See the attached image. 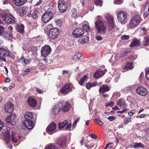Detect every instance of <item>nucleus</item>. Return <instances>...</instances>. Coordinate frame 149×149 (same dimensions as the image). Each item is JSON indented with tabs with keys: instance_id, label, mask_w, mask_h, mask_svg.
Segmentation results:
<instances>
[{
	"instance_id": "nucleus-16",
	"label": "nucleus",
	"mask_w": 149,
	"mask_h": 149,
	"mask_svg": "<svg viewBox=\"0 0 149 149\" xmlns=\"http://www.w3.org/2000/svg\"><path fill=\"white\" fill-rule=\"evenodd\" d=\"M5 111L7 113H10L14 109V105L10 102H8L5 104Z\"/></svg>"
},
{
	"instance_id": "nucleus-45",
	"label": "nucleus",
	"mask_w": 149,
	"mask_h": 149,
	"mask_svg": "<svg viewBox=\"0 0 149 149\" xmlns=\"http://www.w3.org/2000/svg\"><path fill=\"white\" fill-rule=\"evenodd\" d=\"M131 121V118L130 117H127L124 120V124L125 125L127 124L128 123Z\"/></svg>"
},
{
	"instance_id": "nucleus-10",
	"label": "nucleus",
	"mask_w": 149,
	"mask_h": 149,
	"mask_svg": "<svg viewBox=\"0 0 149 149\" xmlns=\"http://www.w3.org/2000/svg\"><path fill=\"white\" fill-rule=\"evenodd\" d=\"M58 29L56 28L51 29L49 32L48 36L49 38L54 39L59 34Z\"/></svg>"
},
{
	"instance_id": "nucleus-50",
	"label": "nucleus",
	"mask_w": 149,
	"mask_h": 149,
	"mask_svg": "<svg viewBox=\"0 0 149 149\" xmlns=\"http://www.w3.org/2000/svg\"><path fill=\"white\" fill-rule=\"evenodd\" d=\"M95 120L97 124H99L100 125L102 126L103 124V122L100 120L97 119H95Z\"/></svg>"
},
{
	"instance_id": "nucleus-29",
	"label": "nucleus",
	"mask_w": 149,
	"mask_h": 149,
	"mask_svg": "<svg viewBox=\"0 0 149 149\" xmlns=\"http://www.w3.org/2000/svg\"><path fill=\"white\" fill-rule=\"evenodd\" d=\"M97 82H95L93 83L88 82L86 85V88L88 89H90L91 88L96 86L97 85Z\"/></svg>"
},
{
	"instance_id": "nucleus-41",
	"label": "nucleus",
	"mask_w": 149,
	"mask_h": 149,
	"mask_svg": "<svg viewBox=\"0 0 149 149\" xmlns=\"http://www.w3.org/2000/svg\"><path fill=\"white\" fill-rule=\"evenodd\" d=\"M95 4L97 6H101L102 5V0H96L94 1Z\"/></svg>"
},
{
	"instance_id": "nucleus-33",
	"label": "nucleus",
	"mask_w": 149,
	"mask_h": 149,
	"mask_svg": "<svg viewBox=\"0 0 149 149\" xmlns=\"http://www.w3.org/2000/svg\"><path fill=\"white\" fill-rule=\"evenodd\" d=\"M83 29H82L83 31H86V33L90 31V27L87 24H84L82 26Z\"/></svg>"
},
{
	"instance_id": "nucleus-15",
	"label": "nucleus",
	"mask_w": 149,
	"mask_h": 149,
	"mask_svg": "<svg viewBox=\"0 0 149 149\" xmlns=\"http://www.w3.org/2000/svg\"><path fill=\"white\" fill-rule=\"evenodd\" d=\"M56 126V125L55 123H51L48 126L46 129L47 133L49 134H52L53 132H55Z\"/></svg>"
},
{
	"instance_id": "nucleus-19",
	"label": "nucleus",
	"mask_w": 149,
	"mask_h": 149,
	"mask_svg": "<svg viewBox=\"0 0 149 149\" xmlns=\"http://www.w3.org/2000/svg\"><path fill=\"white\" fill-rule=\"evenodd\" d=\"M24 124L28 129H32L34 127L33 120H24Z\"/></svg>"
},
{
	"instance_id": "nucleus-30",
	"label": "nucleus",
	"mask_w": 149,
	"mask_h": 149,
	"mask_svg": "<svg viewBox=\"0 0 149 149\" xmlns=\"http://www.w3.org/2000/svg\"><path fill=\"white\" fill-rule=\"evenodd\" d=\"M11 132H12L11 135V140L13 142L16 143L17 141V138L15 133L13 131Z\"/></svg>"
},
{
	"instance_id": "nucleus-28",
	"label": "nucleus",
	"mask_w": 149,
	"mask_h": 149,
	"mask_svg": "<svg viewBox=\"0 0 149 149\" xmlns=\"http://www.w3.org/2000/svg\"><path fill=\"white\" fill-rule=\"evenodd\" d=\"M89 38L88 36H84L82 37L79 40V42L83 44L86 43L88 41Z\"/></svg>"
},
{
	"instance_id": "nucleus-26",
	"label": "nucleus",
	"mask_w": 149,
	"mask_h": 149,
	"mask_svg": "<svg viewBox=\"0 0 149 149\" xmlns=\"http://www.w3.org/2000/svg\"><path fill=\"white\" fill-rule=\"evenodd\" d=\"M16 29L17 32L20 33H23L24 32V25L23 24L17 25Z\"/></svg>"
},
{
	"instance_id": "nucleus-12",
	"label": "nucleus",
	"mask_w": 149,
	"mask_h": 149,
	"mask_svg": "<svg viewBox=\"0 0 149 149\" xmlns=\"http://www.w3.org/2000/svg\"><path fill=\"white\" fill-rule=\"evenodd\" d=\"M16 115L15 114H10L6 116L5 121L6 123H10L12 125H14L15 123Z\"/></svg>"
},
{
	"instance_id": "nucleus-54",
	"label": "nucleus",
	"mask_w": 149,
	"mask_h": 149,
	"mask_svg": "<svg viewBox=\"0 0 149 149\" xmlns=\"http://www.w3.org/2000/svg\"><path fill=\"white\" fill-rule=\"evenodd\" d=\"M79 118H78L77 119V120H75V121L74 122L73 124V127H74V128L76 126L77 123L79 122Z\"/></svg>"
},
{
	"instance_id": "nucleus-34",
	"label": "nucleus",
	"mask_w": 149,
	"mask_h": 149,
	"mask_svg": "<svg viewBox=\"0 0 149 149\" xmlns=\"http://www.w3.org/2000/svg\"><path fill=\"white\" fill-rule=\"evenodd\" d=\"M46 149H58V147L53 143H50L47 145Z\"/></svg>"
},
{
	"instance_id": "nucleus-48",
	"label": "nucleus",
	"mask_w": 149,
	"mask_h": 149,
	"mask_svg": "<svg viewBox=\"0 0 149 149\" xmlns=\"http://www.w3.org/2000/svg\"><path fill=\"white\" fill-rule=\"evenodd\" d=\"M146 79L149 80V68H148L146 70Z\"/></svg>"
},
{
	"instance_id": "nucleus-5",
	"label": "nucleus",
	"mask_w": 149,
	"mask_h": 149,
	"mask_svg": "<svg viewBox=\"0 0 149 149\" xmlns=\"http://www.w3.org/2000/svg\"><path fill=\"white\" fill-rule=\"evenodd\" d=\"M73 88V85L72 84L67 83L62 86L59 91L61 93L65 95L71 91Z\"/></svg>"
},
{
	"instance_id": "nucleus-23",
	"label": "nucleus",
	"mask_w": 149,
	"mask_h": 149,
	"mask_svg": "<svg viewBox=\"0 0 149 149\" xmlns=\"http://www.w3.org/2000/svg\"><path fill=\"white\" fill-rule=\"evenodd\" d=\"M27 0H13V3L17 6H20L24 4Z\"/></svg>"
},
{
	"instance_id": "nucleus-27",
	"label": "nucleus",
	"mask_w": 149,
	"mask_h": 149,
	"mask_svg": "<svg viewBox=\"0 0 149 149\" xmlns=\"http://www.w3.org/2000/svg\"><path fill=\"white\" fill-rule=\"evenodd\" d=\"M81 57V54L79 52H77L73 56L72 60L75 61H77L79 60Z\"/></svg>"
},
{
	"instance_id": "nucleus-35",
	"label": "nucleus",
	"mask_w": 149,
	"mask_h": 149,
	"mask_svg": "<svg viewBox=\"0 0 149 149\" xmlns=\"http://www.w3.org/2000/svg\"><path fill=\"white\" fill-rule=\"evenodd\" d=\"M133 68V66L132 65V63L130 62L127 63L126 65L123 68L124 69H127V70L132 69Z\"/></svg>"
},
{
	"instance_id": "nucleus-20",
	"label": "nucleus",
	"mask_w": 149,
	"mask_h": 149,
	"mask_svg": "<svg viewBox=\"0 0 149 149\" xmlns=\"http://www.w3.org/2000/svg\"><path fill=\"white\" fill-rule=\"evenodd\" d=\"M24 120H33V115L31 112H26L24 115Z\"/></svg>"
},
{
	"instance_id": "nucleus-56",
	"label": "nucleus",
	"mask_w": 149,
	"mask_h": 149,
	"mask_svg": "<svg viewBox=\"0 0 149 149\" xmlns=\"http://www.w3.org/2000/svg\"><path fill=\"white\" fill-rule=\"evenodd\" d=\"M55 22L58 26H60L61 24V21L60 19L56 20Z\"/></svg>"
},
{
	"instance_id": "nucleus-57",
	"label": "nucleus",
	"mask_w": 149,
	"mask_h": 149,
	"mask_svg": "<svg viewBox=\"0 0 149 149\" xmlns=\"http://www.w3.org/2000/svg\"><path fill=\"white\" fill-rule=\"evenodd\" d=\"M24 58L23 57H21L17 60V62L19 63H21L22 64H23Z\"/></svg>"
},
{
	"instance_id": "nucleus-11",
	"label": "nucleus",
	"mask_w": 149,
	"mask_h": 149,
	"mask_svg": "<svg viewBox=\"0 0 149 149\" xmlns=\"http://www.w3.org/2000/svg\"><path fill=\"white\" fill-rule=\"evenodd\" d=\"M52 49L49 45H46L43 47L41 50V54L44 57L49 55L51 52Z\"/></svg>"
},
{
	"instance_id": "nucleus-59",
	"label": "nucleus",
	"mask_w": 149,
	"mask_h": 149,
	"mask_svg": "<svg viewBox=\"0 0 149 149\" xmlns=\"http://www.w3.org/2000/svg\"><path fill=\"white\" fill-rule=\"evenodd\" d=\"M22 13H20V15L21 16H23L25 14L26 12V11L25 10V9L23 8L22 10Z\"/></svg>"
},
{
	"instance_id": "nucleus-39",
	"label": "nucleus",
	"mask_w": 149,
	"mask_h": 149,
	"mask_svg": "<svg viewBox=\"0 0 149 149\" xmlns=\"http://www.w3.org/2000/svg\"><path fill=\"white\" fill-rule=\"evenodd\" d=\"M143 44L144 46L149 45V37H144L143 42Z\"/></svg>"
},
{
	"instance_id": "nucleus-37",
	"label": "nucleus",
	"mask_w": 149,
	"mask_h": 149,
	"mask_svg": "<svg viewBox=\"0 0 149 149\" xmlns=\"http://www.w3.org/2000/svg\"><path fill=\"white\" fill-rule=\"evenodd\" d=\"M64 101H59L57 103V105L56 106L60 110L63 108V105L64 104Z\"/></svg>"
},
{
	"instance_id": "nucleus-17",
	"label": "nucleus",
	"mask_w": 149,
	"mask_h": 149,
	"mask_svg": "<svg viewBox=\"0 0 149 149\" xmlns=\"http://www.w3.org/2000/svg\"><path fill=\"white\" fill-rule=\"evenodd\" d=\"M84 33V31L81 29H77L75 30L73 33V36L75 38L79 37Z\"/></svg>"
},
{
	"instance_id": "nucleus-7",
	"label": "nucleus",
	"mask_w": 149,
	"mask_h": 149,
	"mask_svg": "<svg viewBox=\"0 0 149 149\" xmlns=\"http://www.w3.org/2000/svg\"><path fill=\"white\" fill-rule=\"evenodd\" d=\"M9 56V52L8 49L5 47L0 48V60L6 61L5 57Z\"/></svg>"
},
{
	"instance_id": "nucleus-40",
	"label": "nucleus",
	"mask_w": 149,
	"mask_h": 149,
	"mask_svg": "<svg viewBox=\"0 0 149 149\" xmlns=\"http://www.w3.org/2000/svg\"><path fill=\"white\" fill-rule=\"evenodd\" d=\"M5 139L7 143H8L10 141V133L8 132H7L6 136H5Z\"/></svg>"
},
{
	"instance_id": "nucleus-52",
	"label": "nucleus",
	"mask_w": 149,
	"mask_h": 149,
	"mask_svg": "<svg viewBox=\"0 0 149 149\" xmlns=\"http://www.w3.org/2000/svg\"><path fill=\"white\" fill-rule=\"evenodd\" d=\"M129 38V36L128 35H123L121 36V38L123 40H127Z\"/></svg>"
},
{
	"instance_id": "nucleus-4",
	"label": "nucleus",
	"mask_w": 149,
	"mask_h": 149,
	"mask_svg": "<svg viewBox=\"0 0 149 149\" xmlns=\"http://www.w3.org/2000/svg\"><path fill=\"white\" fill-rule=\"evenodd\" d=\"M117 17L118 21L122 24H125L126 23L127 15L125 11H121L119 12L117 14Z\"/></svg>"
},
{
	"instance_id": "nucleus-3",
	"label": "nucleus",
	"mask_w": 149,
	"mask_h": 149,
	"mask_svg": "<svg viewBox=\"0 0 149 149\" xmlns=\"http://www.w3.org/2000/svg\"><path fill=\"white\" fill-rule=\"evenodd\" d=\"M2 20L8 24H13L15 22V18L12 15L9 13H5L1 17Z\"/></svg>"
},
{
	"instance_id": "nucleus-62",
	"label": "nucleus",
	"mask_w": 149,
	"mask_h": 149,
	"mask_svg": "<svg viewBox=\"0 0 149 149\" xmlns=\"http://www.w3.org/2000/svg\"><path fill=\"white\" fill-rule=\"evenodd\" d=\"M95 38L98 40H101L102 39V37L100 36H97L95 37Z\"/></svg>"
},
{
	"instance_id": "nucleus-46",
	"label": "nucleus",
	"mask_w": 149,
	"mask_h": 149,
	"mask_svg": "<svg viewBox=\"0 0 149 149\" xmlns=\"http://www.w3.org/2000/svg\"><path fill=\"white\" fill-rule=\"evenodd\" d=\"M4 28L1 26H0V36L3 35L4 32Z\"/></svg>"
},
{
	"instance_id": "nucleus-47",
	"label": "nucleus",
	"mask_w": 149,
	"mask_h": 149,
	"mask_svg": "<svg viewBox=\"0 0 149 149\" xmlns=\"http://www.w3.org/2000/svg\"><path fill=\"white\" fill-rule=\"evenodd\" d=\"M136 111L135 110H132L131 111H130L128 112V114L130 116H132L134 114H135L136 112Z\"/></svg>"
},
{
	"instance_id": "nucleus-38",
	"label": "nucleus",
	"mask_w": 149,
	"mask_h": 149,
	"mask_svg": "<svg viewBox=\"0 0 149 149\" xmlns=\"http://www.w3.org/2000/svg\"><path fill=\"white\" fill-rule=\"evenodd\" d=\"M3 35L4 38L8 39V40L11 39L12 38V36L11 33H3Z\"/></svg>"
},
{
	"instance_id": "nucleus-22",
	"label": "nucleus",
	"mask_w": 149,
	"mask_h": 149,
	"mask_svg": "<svg viewBox=\"0 0 149 149\" xmlns=\"http://www.w3.org/2000/svg\"><path fill=\"white\" fill-rule=\"evenodd\" d=\"M110 90L109 86L106 85H103L100 87L99 92L103 93L105 92H107Z\"/></svg>"
},
{
	"instance_id": "nucleus-63",
	"label": "nucleus",
	"mask_w": 149,
	"mask_h": 149,
	"mask_svg": "<svg viewBox=\"0 0 149 149\" xmlns=\"http://www.w3.org/2000/svg\"><path fill=\"white\" fill-rule=\"evenodd\" d=\"M29 59L24 58L23 64H28V63L29 62Z\"/></svg>"
},
{
	"instance_id": "nucleus-44",
	"label": "nucleus",
	"mask_w": 149,
	"mask_h": 149,
	"mask_svg": "<svg viewBox=\"0 0 149 149\" xmlns=\"http://www.w3.org/2000/svg\"><path fill=\"white\" fill-rule=\"evenodd\" d=\"M143 145L142 143H139L133 146V147L135 149H136L140 148L143 147Z\"/></svg>"
},
{
	"instance_id": "nucleus-14",
	"label": "nucleus",
	"mask_w": 149,
	"mask_h": 149,
	"mask_svg": "<svg viewBox=\"0 0 149 149\" xmlns=\"http://www.w3.org/2000/svg\"><path fill=\"white\" fill-rule=\"evenodd\" d=\"M136 92L139 95L146 96L148 93V91L146 88L141 86L138 87L136 90Z\"/></svg>"
},
{
	"instance_id": "nucleus-2",
	"label": "nucleus",
	"mask_w": 149,
	"mask_h": 149,
	"mask_svg": "<svg viewBox=\"0 0 149 149\" xmlns=\"http://www.w3.org/2000/svg\"><path fill=\"white\" fill-rule=\"evenodd\" d=\"M141 21V19L139 15H135L130 20V23L127 24V28L131 29L134 28L139 24Z\"/></svg>"
},
{
	"instance_id": "nucleus-58",
	"label": "nucleus",
	"mask_w": 149,
	"mask_h": 149,
	"mask_svg": "<svg viewBox=\"0 0 149 149\" xmlns=\"http://www.w3.org/2000/svg\"><path fill=\"white\" fill-rule=\"evenodd\" d=\"M108 120L110 121H113L115 119V118L113 116H110L108 118Z\"/></svg>"
},
{
	"instance_id": "nucleus-64",
	"label": "nucleus",
	"mask_w": 149,
	"mask_h": 149,
	"mask_svg": "<svg viewBox=\"0 0 149 149\" xmlns=\"http://www.w3.org/2000/svg\"><path fill=\"white\" fill-rule=\"evenodd\" d=\"M133 87V86H128L126 87V90L127 91H129Z\"/></svg>"
},
{
	"instance_id": "nucleus-43",
	"label": "nucleus",
	"mask_w": 149,
	"mask_h": 149,
	"mask_svg": "<svg viewBox=\"0 0 149 149\" xmlns=\"http://www.w3.org/2000/svg\"><path fill=\"white\" fill-rule=\"evenodd\" d=\"M72 17H73L75 19L77 18L78 17V15L77 13V11L75 9H73L72 11Z\"/></svg>"
},
{
	"instance_id": "nucleus-8",
	"label": "nucleus",
	"mask_w": 149,
	"mask_h": 149,
	"mask_svg": "<svg viewBox=\"0 0 149 149\" xmlns=\"http://www.w3.org/2000/svg\"><path fill=\"white\" fill-rule=\"evenodd\" d=\"M53 17V13L50 11H48L43 14L41 20L44 23H46L49 22Z\"/></svg>"
},
{
	"instance_id": "nucleus-24",
	"label": "nucleus",
	"mask_w": 149,
	"mask_h": 149,
	"mask_svg": "<svg viewBox=\"0 0 149 149\" xmlns=\"http://www.w3.org/2000/svg\"><path fill=\"white\" fill-rule=\"evenodd\" d=\"M140 45V42L139 40L136 38L134 39L131 43L130 46L131 47H134L136 46Z\"/></svg>"
},
{
	"instance_id": "nucleus-36",
	"label": "nucleus",
	"mask_w": 149,
	"mask_h": 149,
	"mask_svg": "<svg viewBox=\"0 0 149 149\" xmlns=\"http://www.w3.org/2000/svg\"><path fill=\"white\" fill-rule=\"evenodd\" d=\"M60 110L56 106L54 107L53 108L52 111L54 114H58L60 111Z\"/></svg>"
},
{
	"instance_id": "nucleus-55",
	"label": "nucleus",
	"mask_w": 149,
	"mask_h": 149,
	"mask_svg": "<svg viewBox=\"0 0 149 149\" xmlns=\"http://www.w3.org/2000/svg\"><path fill=\"white\" fill-rule=\"evenodd\" d=\"M128 110V109L125 108L123 110L118 111V113H121L127 111Z\"/></svg>"
},
{
	"instance_id": "nucleus-21",
	"label": "nucleus",
	"mask_w": 149,
	"mask_h": 149,
	"mask_svg": "<svg viewBox=\"0 0 149 149\" xmlns=\"http://www.w3.org/2000/svg\"><path fill=\"white\" fill-rule=\"evenodd\" d=\"M29 105L31 107H35L37 104L36 100L33 97H29L27 101Z\"/></svg>"
},
{
	"instance_id": "nucleus-1",
	"label": "nucleus",
	"mask_w": 149,
	"mask_h": 149,
	"mask_svg": "<svg viewBox=\"0 0 149 149\" xmlns=\"http://www.w3.org/2000/svg\"><path fill=\"white\" fill-rule=\"evenodd\" d=\"M95 28L97 32L101 34H105L106 31L107 26L104 22L101 19H98L95 23Z\"/></svg>"
},
{
	"instance_id": "nucleus-9",
	"label": "nucleus",
	"mask_w": 149,
	"mask_h": 149,
	"mask_svg": "<svg viewBox=\"0 0 149 149\" xmlns=\"http://www.w3.org/2000/svg\"><path fill=\"white\" fill-rule=\"evenodd\" d=\"M58 3L59 11L61 13L65 12L67 8L65 1L63 0H59L58 2Z\"/></svg>"
},
{
	"instance_id": "nucleus-25",
	"label": "nucleus",
	"mask_w": 149,
	"mask_h": 149,
	"mask_svg": "<svg viewBox=\"0 0 149 149\" xmlns=\"http://www.w3.org/2000/svg\"><path fill=\"white\" fill-rule=\"evenodd\" d=\"M117 104L119 105L121 107L125 108L127 106V105L124 100L120 99L117 102Z\"/></svg>"
},
{
	"instance_id": "nucleus-49",
	"label": "nucleus",
	"mask_w": 149,
	"mask_h": 149,
	"mask_svg": "<svg viewBox=\"0 0 149 149\" xmlns=\"http://www.w3.org/2000/svg\"><path fill=\"white\" fill-rule=\"evenodd\" d=\"M37 14L36 11H34L32 13V16L34 19H36L37 17Z\"/></svg>"
},
{
	"instance_id": "nucleus-60",
	"label": "nucleus",
	"mask_w": 149,
	"mask_h": 149,
	"mask_svg": "<svg viewBox=\"0 0 149 149\" xmlns=\"http://www.w3.org/2000/svg\"><path fill=\"white\" fill-rule=\"evenodd\" d=\"M146 114H141L140 115H138L136 116V118H144L145 116H146Z\"/></svg>"
},
{
	"instance_id": "nucleus-6",
	"label": "nucleus",
	"mask_w": 149,
	"mask_h": 149,
	"mask_svg": "<svg viewBox=\"0 0 149 149\" xmlns=\"http://www.w3.org/2000/svg\"><path fill=\"white\" fill-rule=\"evenodd\" d=\"M105 17L108 21V26L109 31L112 32L114 29L115 26L113 17L109 14H107Z\"/></svg>"
},
{
	"instance_id": "nucleus-13",
	"label": "nucleus",
	"mask_w": 149,
	"mask_h": 149,
	"mask_svg": "<svg viewBox=\"0 0 149 149\" xmlns=\"http://www.w3.org/2000/svg\"><path fill=\"white\" fill-rule=\"evenodd\" d=\"M66 139L64 137H61L57 139L56 141V144L59 148H63L66 146Z\"/></svg>"
},
{
	"instance_id": "nucleus-42",
	"label": "nucleus",
	"mask_w": 149,
	"mask_h": 149,
	"mask_svg": "<svg viewBox=\"0 0 149 149\" xmlns=\"http://www.w3.org/2000/svg\"><path fill=\"white\" fill-rule=\"evenodd\" d=\"M87 78V76L86 75H84L82 78L81 79L79 82V84L81 85H82Z\"/></svg>"
},
{
	"instance_id": "nucleus-51",
	"label": "nucleus",
	"mask_w": 149,
	"mask_h": 149,
	"mask_svg": "<svg viewBox=\"0 0 149 149\" xmlns=\"http://www.w3.org/2000/svg\"><path fill=\"white\" fill-rule=\"evenodd\" d=\"M127 100L130 102H131L132 103L133 101V99L132 96H129L127 97Z\"/></svg>"
},
{
	"instance_id": "nucleus-61",
	"label": "nucleus",
	"mask_w": 149,
	"mask_h": 149,
	"mask_svg": "<svg viewBox=\"0 0 149 149\" xmlns=\"http://www.w3.org/2000/svg\"><path fill=\"white\" fill-rule=\"evenodd\" d=\"M4 124L3 123L0 119V132L2 128L3 127Z\"/></svg>"
},
{
	"instance_id": "nucleus-32",
	"label": "nucleus",
	"mask_w": 149,
	"mask_h": 149,
	"mask_svg": "<svg viewBox=\"0 0 149 149\" xmlns=\"http://www.w3.org/2000/svg\"><path fill=\"white\" fill-rule=\"evenodd\" d=\"M71 107L70 104L68 102H66L64 107H63V111L65 112L68 111Z\"/></svg>"
},
{
	"instance_id": "nucleus-53",
	"label": "nucleus",
	"mask_w": 149,
	"mask_h": 149,
	"mask_svg": "<svg viewBox=\"0 0 149 149\" xmlns=\"http://www.w3.org/2000/svg\"><path fill=\"white\" fill-rule=\"evenodd\" d=\"M113 104L114 103L113 102L111 101L110 102L106 103V106L107 107L108 106L112 107L113 106Z\"/></svg>"
},
{
	"instance_id": "nucleus-31",
	"label": "nucleus",
	"mask_w": 149,
	"mask_h": 149,
	"mask_svg": "<svg viewBox=\"0 0 149 149\" xmlns=\"http://www.w3.org/2000/svg\"><path fill=\"white\" fill-rule=\"evenodd\" d=\"M68 121L66 120H64L62 123H60L58 124L59 128L61 129L63 128L68 124Z\"/></svg>"
},
{
	"instance_id": "nucleus-18",
	"label": "nucleus",
	"mask_w": 149,
	"mask_h": 149,
	"mask_svg": "<svg viewBox=\"0 0 149 149\" xmlns=\"http://www.w3.org/2000/svg\"><path fill=\"white\" fill-rule=\"evenodd\" d=\"M106 72V70H104L103 71L100 70H97L94 74V77L96 79H98L103 76Z\"/></svg>"
}]
</instances>
